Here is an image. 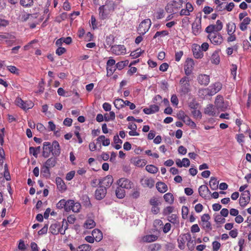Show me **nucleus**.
Segmentation results:
<instances>
[{"label": "nucleus", "mask_w": 251, "mask_h": 251, "mask_svg": "<svg viewBox=\"0 0 251 251\" xmlns=\"http://www.w3.org/2000/svg\"><path fill=\"white\" fill-rule=\"evenodd\" d=\"M174 207L172 206H168L165 208L163 211V214L167 216L172 213L174 211Z\"/></svg>", "instance_id": "nucleus-56"}, {"label": "nucleus", "mask_w": 251, "mask_h": 251, "mask_svg": "<svg viewBox=\"0 0 251 251\" xmlns=\"http://www.w3.org/2000/svg\"><path fill=\"white\" fill-rule=\"evenodd\" d=\"M198 94L199 96L202 99H205L207 98L208 96H211L210 95V91L208 89V87L199 90L198 92Z\"/></svg>", "instance_id": "nucleus-34"}, {"label": "nucleus", "mask_w": 251, "mask_h": 251, "mask_svg": "<svg viewBox=\"0 0 251 251\" xmlns=\"http://www.w3.org/2000/svg\"><path fill=\"white\" fill-rule=\"evenodd\" d=\"M51 153V144L50 142H45L43 144L42 155L45 158H48Z\"/></svg>", "instance_id": "nucleus-17"}, {"label": "nucleus", "mask_w": 251, "mask_h": 251, "mask_svg": "<svg viewBox=\"0 0 251 251\" xmlns=\"http://www.w3.org/2000/svg\"><path fill=\"white\" fill-rule=\"evenodd\" d=\"M108 4L106 3L105 5H101L99 8V14L101 18L103 19H105L107 17L109 12L107 11V9L105 7H107Z\"/></svg>", "instance_id": "nucleus-31"}, {"label": "nucleus", "mask_w": 251, "mask_h": 251, "mask_svg": "<svg viewBox=\"0 0 251 251\" xmlns=\"http://www.w3.org/2000/svg\"><path fill=\"white\" fill-rule=\"evenodd\" d=\"M98 142H101L103 146H108L110 145V141L108 138H105L104 135H100L97 139Z\"/></svg>", "instance_id": "nucleus-38"}, {"label": "nucleus", "mask_w": 251, "mask_h": 251, "mask_svg": "<svg viewBox=\"0 0 251 251\" xmlns=\"http://www.w3.org/2000/svg\"><path fill=\"white\" fill-rule=\"evenodd\" d=\"M104 121L106 122H108L109 121L114 120L115 118V114L113 111H110L109 113H106L104 115Z\"/></svg>", "instance_id": "nucleus-51"}, {"label": "nucleus", "mask_w": 251, "mask_h": 251, "mask_svg": "<svg viewBox=\"0 0 251 251\" xmlns=\"http://www.w3.org/2000/svg\"><path fill=\"white\" fill-rule=\"evenodd\" d=\"M194 62L191 58H187L184 64V72L186 75H190L194 69Z\"/></svg>", "instance_id": "nucleus-13"}, {"label": "nucleus", "mask_w": 251, "mask_h": 251, "mask_svg": "<svg viewBox=\"0 0 251 251\" xmlns=\"http://www.w3.org/2000/svg\"><path fill=\"white\" fill-rule=\"evenodd\" d=\"M92 235L97 242L100 241L102 239V233L98 229H95L92 231Z\"/></svg>", "instance_id": "nucleus-33"}, {"label": "nucleus", "mask_w": 251, "mask_h": 251, "mask_svg": "<svg viewBox=\"0 0 251 251\" xmlns=\"http://www.w3.org/2000/svg\"><path fill=\"white\" fill-rule=\"evenodd\" d=\"M180 84L181 85V92L186 94L190 91L189 79L187 76H184L180 80Z\"/></svg>", "instance_id": "nucleus-9"}, {"label": "nucleus", "mask_w": 251, "mask_h": 251, "mask_svg": "<svg viewBox=\"0 0 251 251\" xmlns=\"http://www.w3.org/2000/svg\"><path fill=\"white\" fill-rule=\"evenodd\" d=\"M159 107L156 104H151L149 108H145L143 112L146 114L150 115L158 112Z\"/></svg>", "instance_id": "nucleus-25"}, {"label": "nucleus", "mask_w": 251, "mask_h": 251, "mask_svg": "<svg viewBox=\"0 0 251 251\" xmlns=\"http://www.w3.org/2000/svg\"><path fill=\"white\" fill-rule=\"evenodd\" d=\"M194 118L200 119L201 118V113L199 110L194 109L191 112Z\"/></svg>", "instance_id": "nucleus-60"}, {"label": "nucleus", "mask_w": 251, "mask_h": 251, "mask_svg": "<svg viewBox=\"0 0 251 251\" xmlns=\"http://www.w3.org/2000/svg\"><path fill=\"white\" fill-rule=\"evenodd\" d=\"M191 240V235L190 233H188L182 235V236H180L177 240L178 244V248L180 250H183L185 247V244L186 241L190 242Z\"/></svg>", "instance_id": "nucleus-12"}, {"label": "nucleus", "mask_w": 251, "mask_h": 251, "mask_svg": "<svg viewBox=\"0 0 251 251\" xmlns=\"http://www.w3.org/2000/svg\"><path fill=\"white\" fill-rule=\"evenodd\" d=\"M114 37L112 35H109L106 37V44L107 46L111 47L112 46V44L114 43Z\"/></svg>", "instance_id": "nucleus-62"}, {"label": "nucleus", "mask_w": 251, "mask_h": 251, "mask_svg": "<svg viewBox=\"0 0 251 251\" xmlns=\"http://www.w3.org/2000/svg\"><path fill=\"white\" fill-rule=\"evenodd\" d=\"M107 192L105 187L100 186L95 191V197L97 200H101L103 199Z\"/></svg>", "instance_id": "nucleus-20"}, {"label": "nucleus", "mask_w": 251, "mask_h": 251, "mask_svg": "<svg viewBox=\"0 0 251 251\" xmlns=\"http://www.w3.org/2000/svg\"><path fill=\"white\" fill-rule=\"evenodd\" d=\"M182 0H173L167 4L165 10L167 13L175 14L182 7Z\"/></svg>", "instance_id": "nucleus-1"}, {"label": "nucleus", "mask_w": 251, "mask_h": 251, "mask_svg": "<svg viewBox=\"0 0 251 251\" xmlns=\"http://www.w3.org/2000/svg\"><path fill=\"white\" fill-rule=\"evenodd\" d=\"M146 170L151 174H155L157 172L158 168L153 165H148L146 166Z\"/></svg>", "instance_id": "nucleus-52"}, {"label": "nucleus", "mask_w": 251, "mask_h": 251, "mask_svg": "<svg viewBox=\"0 0 251 251\" xmlns=\"http://www.w3.org/2000/svg\"><path fill=\"white\" fill-rule=\"evenodd\" d=\"M227 32L228 35L234 34L236 30V25L235 23H228L226 24Z\"/></svg>", "instance_id": "nucleus-37"}, {"label": "nucleus", "mask_w": 251, "mask_h": 251, "mask_svg": "<svg viewBox=\"0 0 251 251\" xmlns=\"http://www.w3.org/2000/svg\"><path fill=\"white\" fill-rule=\"evenodd\" d=\"M141 183L144 187L151 188L154 186V181L151 178H146L141 180Z\"/></svg>", "instance_id": "nucleus-27"}, {"label": "nucleus", "mask_w": 251, "mask_h": 251, "mask_svg": "<svg viewBox=\"0 0 251 251\" xmlns=\"http://www.w3.org/2000/svg\"><path fill=\"white\" fill-rule=\"evenodd\" d=\"M96 225L95 221L92 219H87L84 225V227L88 229H91Z\"/></svg>", "instance_id": "nucleus-49"}, {"label": "nucleus", "mask_w": 251, "mask_h": 251, "mask_svg": "<svg viewBox=\"0 0 251 251\" xmlns=\"http://www.w3.org/2000/svg\"><path fill=\"white\" fill-rule=\"evenodd\" d=\"M150 203L152 206L151 212L154 214L158 213L160 211L158 205L160 204L158 199L155 197L151 198L150 200Z\"/></svg>", "instance_id": "nucleus-14"}, {"label": "nucleus", "mask_w": 251, "mask_h": 251, "mask_svg": "<svg viewBox=\"0 0 251 251\" xmlns=\"http://www.w3.org/2000/svg\"><path fill=\"white\" fill-rule=\"evenodd\" d=\"M251 21V18L249 17H246L239 25L240 29L242 31H245L247 29L248 25L250 24Z\"/></svg>", "instance_id": "nucleus-30"}, {"label": "nucleus", "mask_w": 251, "mask_h": 251, "mask_svg": "<svg viewBox=\"0 0 251 251\" xmlns=\"http://www.w3.org/2000/svg\"><path fill=\"white\" fill-rule=\"evenodd\" d=\"M214 103L217 109L221 111H225L227 108V104L224 101L223 97L221 95L216 97Z\"/></svg>", "instance_id": "nucleus-7"}, {"label": "nucleus", "mask_w": 251, "mask_h": 251, "mask_svg": "<svg viewBox=\"0 0 251 251\" xmlns=\"http://www.w3.org/2000/svg\"><path fill=\"white\" fill-rule=\"evenodd\" d=\"M56 161V157H50L45 162L44 165L49 168H52L55 166Z\"/></svg>", "instance_id": "nucleus-39"}, {"label": "nucleus", "mask_w": 251, "mask_h": 251, "mask_svg": "<svg viewBox=\"0 0 251 251\" xmlns=\"http://www.w3.org/2000/svg\"><path fill=\"white\" fill-rule=\"evenodd\" d=\"M181 119L185 123L186 125L191 127L192 128H195L197 126L196 124L188 116L183 113Z\"/></svg>", "instance_id": "nucleus-28"}, {"label": "nucleus", "mask_w": 251, "mask_h": 251, "mask_svg": "<svg viewBox=\"0 0 251 251\" xmlns=\"http://www.w3.org/2000/svg\"><path fill=\"white\" fill-rule=\"evenodd\" d=\"M207 37L211 43L214 45H219L223 41V38L220 33L208 34Z\"/></svg>", "instance_id": "nucleus-8"}, {"label": "nucleus", "mask_w": 251, "mask_h": 251, "mask_svg": "<svg viewBox=\"0 0 251 251\" xmlns=\"http://www.w3.org/2000/svg\"><path fill=\"white\" fill-rule=\"evenodd\" d=\"M169 34V32L167 30H162L161 31H157L154 34L153 38L155 39L159 36L164 37Z\"/></svg>", "instance_id": "nucleus-57"}, {"label": "nucleus", "mask_w": 251, "mask_h": 251, "mask_svg": "<svg viewBox=\"0 0 251 251\" xmlns=\"http://www.w3.org/2000/svg\"><path fill=\"white\" fill-rule=\"evenodd\" d=\"M192 51L194 56L197 59L201 58L203 56V53L200 49V46L196 44L194 45Z\"/></svg>", "instance_id": "nucleus-23"}, {"label": "nucleus", "mask_w": 251, "mask_h": 251, "mask_svg": "<svg viewBox=\"0 0 251 251\" xmlns=\"http://www.w3.org/2000/svg\"><path fill=\"white\" fill-rule=\"evenodd\" d=\"M15 103L17 106L24 110H27L32 108L34 103L31 100L24 101L20 98L18 97L15 100Z\"/></svg>", "instance_id": "nucleus-6"}, {"label": "nucleus", "mask_w": 251, "mask_h": 251, "mask_svg": "<svg viewBox=\"0 0 251 251\" xmlns=\"http://www.w3.org/2000/svg\"><path fill=\"white\" fill-rule=\"evenodd\" d=\"M163 197L165 201L169 204H172L174 202V196L172 193H166L164 195Z\"/></svg>", "instance_id": "nucleus-48"}, {"label": "nucleus", "mask_w": 251, "mask_h": 251, "mask_svg": "<svg viewBox=\"0 0 251 251\" xmlns=\"http://www.w3.org/2000/svg\"><path fill=\"white\" fill-rule=\"evenodd\" d=\"M211 62L213 64H215L216 65H217L220 63V58L218 52L215 51L213 53L211 56Z\"/></svg>", "instance_id": "nucleus-44"}, {"label": "nucleus", "mask_w": 251, "mask_h": 251, "mask_svg": "<svg viewBox=\"0 0 251 251\" xmlns=\"http://www.w3.org/2000/svg\"><path fill=\"white\" fill-rule=\"evenodd\" d=\"M201 17L196 20L192 25V33L195 35H199L201 31Z\"/></svg>", "instance_id": "nucleus-15"}, {"label": "nucleus", "mask_w": 251, "mask_h": 251, "mask_svg": "<svg viewBox=\"0 0 251 251\" xmlns=\"http://www.w3.org/2000/svg\"><path fill=\"white\" fill-rule=\"evenodd\" d=\"M41 151V147L40 146L37 147H30L29 148V153L33 155L35 157L37 158L38 154Z\"/></svg>", "instance_id": "nucleus-41"}, {"label": "nucleus", "mask_w": 251, "mask_h": 251, "mask_svg": "<svg viewBox=\"0 0 251 251\" xmlns=\"http://www.w3.org/2000/svg\"><path fill=\"white\" fill-rule=\"evenodd\" d=\"M205 114L210 116H215L217 112L216 110L212 104H208L204 110Z\"/></svg>", "instance_id": "nucleus-29"}, {"label": "nucleus", "mask_w": 251, "mask_h": 251, "mask_svg": "<svg viewBox=\"0 0 251 251\" xmlns=\"http://www.w3.org/2000/svg\"><path fill=\"white\" fill-rule=\"evenodd\" d=\"M56 183L58 188L61 191H65L66 189V185L63 180L59 177L56 178Z\"/></svg>", "instance_id": "nucleus-36"}, {"label": "nucleus", "mask_w": 251, "mask_h": 251, "mask_svg": "<svg viewBox=\"0 0 251 251\" xmlns=\"http://www.w3.org/2000/svg\"><path fill=\"white\" fill-rule=\"evenodd\" d=\"M112 52L116 55H124L126 53V48L124 45H115L112 46L110 49Z\"/></svg>", "instance_id": "nucleus-11"}, {"label": "nucleus", "mask_w": 251, "mask_h": 251, "mask_svg": "<svg viewBox=\"0 0 251 251\" xmlns=\"http://www.w3.org/2000/svg\"><path fill=\"white\" fill-rule=\"evenodd\" d=\"M212 247L213 251H218L221 247V244L218 241H214L212 243Z\"/></svg>", "instance_id": "nucleus-64"}, {"label": "nucleus", "mask_w": 251, "mask_h": 251, "mask_svg": "<svg viewBox=\"0 0 251 251\" xmlns=\"http://www.w3.org/2000/svg\"><path fill=\"white\" fill-rule=\"evenodd\" d=\"M91 247L88 244H82L78 246L77 251H90Z\"/></svg>", "instance_id": "nucleus-53"}, {"label": "nucleus", "mask_w": 251, "mask_h": 251, "mask_svg": "<svg viewBox=\"0 0 251 251\" xmlns=\"http://www.w3.org/2000/svg\"><path fill=\"white\" fill-rule=\"evenodd\" d=\"M8 70L12 74L18 75L19 70L14 66H8L7 67Z\"/></svg>", "instance_id": "nucleus-61"}, {"label": "nucleus", "mask_w": 251, "mask_h": 251, "mask_svg": "<svg viewBox=\"0 0 251 251\" xmlns=\"http://www.w3.org/2000/svg\"><path fill=\"white\" fill-rule=\"evenodd\" d=\"M66 204L65 207V211L69 212L72 211L74 212L77 213L81 208V205L79 202H75L74 200H69L66 201Z\"/></svg>", "instance_id": "nucleus-3"}, {"label": "nucleus", "mask_w": 251, "mask_h": 251, "mask_svg": "<svg viewBox=\"0 0 251 251\" xmlns=\"http://www.w3.org/2000/svg\"><path fill=\"white\" fill-rule=\"evenodd\" d=\"M161 248V246L158 243H154L149 246V249L151 251H158Z\"/></svg>", "instance_id": "nucleus-59"}, {"label": "nucleus", "mask_w": 251, "mask_h": 251, "mask_svg": "<svg viewBox=\"0 0 251 251\" xmlns=\"http://www.w3.org/2000/svg\"><path fill=\"white\" fill-rule=\"evenodd\" d=\"M66 204V200L65 199H62L57 203L56 207L59 209H62L63 208L65 209Z\"/></svg>", "instance_id": "nucleus-58"}, {"label": "nucleus", "mask_w": 251, "mask_h": 251, "mask_svg": "<svg viewBox=\"0 0 251 251\" xmlns=\"http://www.w3.org/2000/svg\"><path fill=\"white\" fill-rule=\"evenodd\" d=\"M20 3L24 7H31L33 5V0H20Z\"/></svg>", "instance_id": "nucleus-46"}, {"label": "nucleus", "mask_w": 251, "mask_h": 251, "mask_svg": "<svg viewBox=\"0 0 251 251\" xmlns=\"http://www.w3.org/2000/svg\"><path fill=\"white\" fill-rule=\"evenodd\" d=\"M222 88V84L219 82H216L208 87L210 95L213 96L219 92Z\"/></svg>", "instance_id": "nucleus-18"}, {"label": "nucleus", "mask_w": 251, "mask_h": 251, "mask_svg": "<svg viewBox=\"0 0 251 251\" xmlns=\"http://www.w3.org/2000/svg\"><path fill=\"white\" fill-rule=\"evenodd\" d=\"M251 194L248 190L244 191L240 196L239 199V203L241 206L244 207L250 201Z\"/></svg>", "instance_id": "nucleus-10"}, {"label": "nucleus", "mask_w": 251, "mask_h": 251, "mask_svg": "<svg viewBox=\"0 0 251 251\" xmlns=\"http://www.w3.org/2000/svg\"><path fill=\"white\" fill-rule=\"evenodd\" d=\"M124 100L121 99H117L114 101V106L118 109L124 106Z\"/></svg>", "instance_id": "nucleus-47"}, {"label": "nucleus", "mask_w": 251, "mask_h": 251, "mask_svg": "<svg viewBox=\"0 0 251 251\" xmlns=\"http://www.w3.org/2000/svg\"><path fill=\"white\" fill-rule=\"evenodd\" d=\"M223 27V24L220 20H217L215 25H210L205 28V31L208 33H219Z\"/></svg>", "instance_id": "nucleus-4"}, {"label": "nucleus", "mask_w": 251, "mask_h": 251, "mask_svg": "<svg viewBox=\"0 0 251 251\" xmlns=\"http://www.w3.org/2000/svg\"><path fill=\"white\" fill-rule=\"evenodd\" d=\"M134 164L137 167H143L146 165V163L144 160L141 159H138L137 160H135L134 162Z\"/></svg>", "instance_id": "nucleus-63"}, {"label": "nucleus", "mask_w": 251, "mask_h": 251, "mask_svg": "<svg viewBox=\"0 0 251 251\" xmlns=\"http://www.w3.org/2000/svg\"><path fill=\"white\" fill-rule=\"evenodd\" d=\"M116 197L119 199H123L125 196V190L119 186L116 190Z\"/></svg>", "instance_id": "nucleus-45"}, {"label": "nucleus", "mask_w": 251, "mask_h": 251, "mask_svg": "<svg viewBox=\"0 0 251 251\" xmlns=\"http://www.w3.org/2000/svg\"><path fill=\"white\" fill-rule=\"evenodd\" d=\"M143 51H142L141 49H138L135 50L131 51L130 55L133 58H136L139 57Z\"/></svg>", "instance_id": "nucleus-54"}, {"label": "nucleus", "mask_w": 251, "mask_h": 251, "mask_svg": "<svg viewBox=\"0 0 251 251\" xmlns=\"http://www.w3.org/2000/svg\"><path fill=\"white\" fill-rule=\"evenodd\" d=\"M219 181L215 177H211L209 181V185L212 190H216L218 187Z\"/></svg>", "instance_id": "nucleus-40"}, {"label": "nucleus", "mask_w": 251, "mask_h": 251, "mask_svg": "<svg viewBox=\"0 0 251 251\" xmlns=\"http://www.w3.org/2000/svg\"><path fill=\"white\" fill-rule=\"evenodd\" d=\"M61 153V149L59 143L54 141L51 143V154L54 157L59 156Z\"/></svg>", "instance_id": "nucleus-19"}, {"label": "nucleus", "mask_w": 251, "mask_h": 251, "mask_svg": "<svg viewBox=\"0 0 251 251\" xmlns=\"http://www.w3.org/2000/svg\"><path fill=\"white\" fill-rule=\"evenodd\" d=\"M157 190L160 193H164L167 191V186L162 182H158L156 184Z\"/></svg>", "instance_id": "nucleus-35"}, {"label": "nucleus", "mask_w": 251, "mask_h": 251, "mask_svg": "<svg viewBox=\"0 0 251 251\" xmlns=\"http://www.w3.org/2000/svg\"><path fill=\"white\" fill-rule=\"evenodd\" d=\"M116 70V66H106L107 75L108 76L112 75Z\"/></svg>", "instance_id": "nucleus-55"}, {"label": "nucleus", "mask_w": 251, "mask_h": 251, "mask_svg": "<svg viewBox=\"0 0 251 251\" xmlns=\"http://www.w3.org/2000/svg\"><path fill=\"white\" fill-rule=\"evenodd\" d=\"M50 168L44 164L41 168V175L44 177H50Z\"/></svg>", "instance_id": "nucleus-32"}, {"label": "nucleus", "mask_w": 251, "mask_h": 251, "mask_svg": "<svg viewBox=\"0 0 251 251\" xmlns=\"http://www.w3.org/2000/svg\"><path fill=\"white\" fill-rule=\"evenodd\" d=\"M113 182V178L111 176H107L103 178L101 180H100L99 184L100 186H103V187H110Z\"/></svg>", "instance_id": "nucleus-21"}, {"label": "nucleus", "mask_w": 251, "mask_h": 251, "mask_svg": "<svg viewBox=\"0 0 251 251\" xmlns=\"http://www.w3.org/2000/svg\"><path fill=\"white\" fill-rule=\"evenodd\" d=\"M157 239L158 236L155 235H146L141 238L140 242L142 243H150L157 240Z\"/></svg>", "instance_id": "nucleus-24"}, {"label": "nucleus", "mask_w": 251, "mask_h": 251, "mask_svg": "<svg viewBox=\"0 0 251 251\" xmlns=\"http://www.w3.org/2000/svg\"><path fill=\"white\" fill-rule=\"evenodd\" d=\"M119 186L125 188L126 189H130L132 185V183L131 181L126 178H121L117 181Z\"/></svg>", "instance_id": "nucleus-16"}, {"label": "nucleus", "mask_w": 251, "mask_h": 251, "mask_svg": "<svg viewBox=\"0 0 251 251\" xmlns=\"http://www.w3.org/2000/svg\"><path fill=\"white\" fill-rule=\"evenodd\" d=\"M202 228L206 232H210L212 229V225L209 221H205V222L201 223Z\"/></svg>", "instance_id": "nucleus-42"}, {"label": "nucleus", "mask_w": 251, "mask_h": 251, "mask_svg": "<svg viewBox=\"0 0 251 251\" xmlns=\"http://www.w3.org/2000/svg\"><path fill=\"white\" fill-rule=\"evenodd\" d=\"M199 193L201 197L206 199L208 195L210 193V191L206 185H202L199 188Z\"/></svg>", "instance_id": "nucleus-26"}, {"label": "nucleus", "mask_w": 251, "mask_h": 251, "mask_svg": "<svg viewBox=\"0 0 251 251\" xmlns=\"http://www.w3.org/2000/svg\"><path fill=\"white\" fill-rule=\"evenodd\" d=\"M151 21L147 19L143 21L139 25L137 30L140 35H144L150 29L151 25Z\"/></svg>", "instance_id": "nucleus-5"}, {"label": "nucleus", "mask_w": 251, "mask_h": 251, "mask_svg": "<svg viewBox=\"0 0 251 251\" xmlns=\"http://www.w3.org/2000/svg\"><path fill=\"white\" fill-rule=\"evenodd\" d=\"M197 80L200 84L207 86L210 82V77L205 74H200L197 77Z\"/></svg>", "instance_id": "nucleus-22"}, {"label": "nucleus", "mask_w": 251, "mask_h": 251, "mask_svg": "<svg viewBox=\"0 0 251 251\" xmlns=\"http://www.w3.org/2000/svg\"><path fill=\"white\" fill-rule=\"evenodd\" d=\"M58 228H59V223L51 224L50 227V232L53 235H57L58 234Z\"/></svg>", "instance_id": "nucleus-43"}, {"label": "nucleus", "mask_w": 251, "mask_h": 251, "mask_svg": "<svg viewBox=\"0 0 251 251\" xmlns=\"http://www.w3.org/2000/svg\"><path fill=\"white\" fill-rule=\"evenodd\" d=\"M128 64V60H125L123 61L118 62L116 64V68L119 70H122L124 69L126 66H127Z\"/></svg>", "instance_id": "nucleus-50"}, {"label": "nucleus", "mask_w": 251, "mask_h": 251, "mask_svg": "<svg viewBox=\"0 0 251 251\" xmlns=\"http://www.w3.org/2000/svg\"><path fill=\"white\" fill-rule=\"evenodd\" d=\"M16 37L12 33L4 32L0 34V42H3L8 46H12L15 41Z\"/></svg>", "instance_id": "nucleus-2"}]
</instances>
